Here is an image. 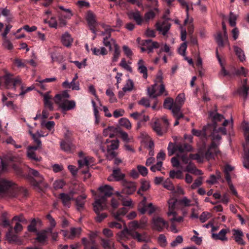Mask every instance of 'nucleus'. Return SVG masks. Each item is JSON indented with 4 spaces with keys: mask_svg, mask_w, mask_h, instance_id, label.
Here are the masks:
<instances>
[{
    "mask_svg": "<svg viewBox=\"0 0 249 249\" xmlns=\"http://www.w3.org/2000/svg\"><path fill=\"white\" fill-rule=\"evenodd\" d=\"M28 195V191L25 188L17 187L12 182L3 178L0 179V197L8 196L23 200Z\"/></svg>",
    "mask_w": 249,
    "mask_h": 249,
    "instance_id": "f257e3e1",
    "label": "nucleus"
},
{
    "mask_svg": "<svg viewBox=\"0 0 249 249\" xmlns=\"http://www.w3.org/2000/svg\"><path fill=\"white\" fill-rule=\"evenodd\" d=\"M221 68L220 74L224 76H228L232 78L234 76H246L248 71L243 67H236L232 64L227 66V70L225 68L224 64L226 63H220Z\"/></svg>",
    "mask_w": 249,
    "mask_h": 249,
    "instance_id": "f03ea898",
    "label": "nucleus"
},
{
    "mask_svg": "<svg viewBox=\"0 0 249 249\" xmlns=\"http://www.w3.org/2000/svg\"><path fill=\"white\" fill-rule=\"evenodd\" d=\"M219 152L217 144L213 142L206 151L201 152L202 156L198 154H191L190 158L192 160H196L198 162H201L203 161L204 158L208 160L214 159Z\"/></svg>",
    "mask_w": 249,
    "mask_h": 249,
    "instance_id": "7ed1b4c3",
    "label": "nucleus"
},
{
    "mask_svg": "<svg viewBox=\"0 0 249 249\" xmlns=\"http://www.w3.org/2000/svg\"><path fill=\"white\" fill-rule=\"evenodd\" d=\"M209 116L213 119L214 125L213 131L211 134L212 137L213 141H218L221 139L220 136L218 133V132L224 135L226 134L227 133L226 129L224 127H219L217 130L216 129V124L223 120L224 117L222 115L218 113L216 111H210Z\"/></svg>",
    "mask_w": 249,
    "mask_h": 249,
    "instance_id": "20e7f679",
    "label": "nucleus"
},
{
    "mask_svg": "<svg viewBox=\"0 0 249 249\" xmlns=\"http://www.w3.org/2000/svg\"><path fill=\"white\" fill-rule=\"evenodd\" d=\"M2 84L6 89H16L17 86L21 85V81L19 77H14L12 74L5 72L0 77V86Z\"/></svg>",
    "mask_w": 249,
    "mask_h": 249,
    "instance_id": "39448f33",
    "label": "nucleus"
},
{
    "mask_svg": "<svg viewBox=\"0 0 249 249\" xmlns=\"http://www.w3.org/2000/svg\"><path fill=\"white\" fill-rule=\"evenodd\" d=\"M246 139V143L243 145L244 156L243 158L244 166L249 169V124L246 122H244L242 124Z\"/></svg>",
    "mask_w": 249,
    "mask_h": 249,
    "instance_id": "423d86ee",
    "label": "nucleus"
},
{
    "mask_svg": "<svg viewBox=\"0 0 249 249\" xmlns=\"http://www.w3.org/2000/svg\"><path fill=\"white\" fill-rule=\"evenodd\" d=\"M162 74L160 71H159L155 80L157 83H160L159 86V92L158 93L156 92V87L157 86V84H155L152 88H148L147 89L148 95L151 98H155L164 93H165L164 95L165 96L168 94L167 92L165 90L164 85L162 82Z\"/></svg>",
    "mask_w": 249,
    "mask_h": 249,
    "instance_id": "0eeeda50",
    "label": "nucleus"
},
{
    "mask_svg": "<svg viewBox=\"0 0 249 249\" xmlns=\"http://www.w3.org/2000/svg\"><path fill=\"white\" fill-rule=\"evenodd\" d=\"M168 155L169 156L173 155L175 152L179 155L185 154V152L190 151L192 149L191 146L186 143H178L175 144L170 142L168 146Z\"/></svg>",
    "mask_w": 249,
    "mask_h": 249,
    "instance_id": "6e6552de",
    "label": "nucleus"
},
{
    "mask_svg": "<svg viewBox=\"0 0 249 249\" xmlns=\"http://www.w3.org/2000/svg\"><path fill=\"white\" fill-rule=\"evenodd\" d=\"M28 174L30 176H32L31 178L32 184L38 191H40L42 190L41 188V186L45 187H47V185L43 182V177L37 170L29 168Z\"/></svg>",
    "mask_w": 249,
    "mask_h": 249,
    "instance_id": "1a4fd4ad",
    "label": "nucleus"
},
{
    "mask_svg": "<svg viewBox=\"0 0 249 249\" xmlns=\"http://www.w3.org/2000/svg\"><path fill=\"white\" fill-rule=\"evenodd\" d=\"M128 212V210L124 208H122L116 212H112V213L114 218L118 221H113L109 223L110 228L121 229L122 228V223L126 226L125 224L122 220L121 217L124 216Z\"/></svg>",
    "mask_w": 249,
    "mask_h": 249,
    "instance_id": "9d476101",
    "label": "nucleus"
},
{
    "mask_svg": "<svg viewBox=\"0 0 249 249\" xmlns=\"http://www.w3.org/2000/svg\"><path fill=\"white\" fill-rule=\"evenodd\" d=\"M137 40L142 52H147L149 53L153 52L154 49H157L160 47L159 42L152 41L150 39L141 40L139 37Z\"/></svg>",
    "mask_w": 249,
    "mask_h": 249,
    "instance_id": "9b49d317",
    "label": "nucleus"
},
{
    "mask_svg": "<svg viewBox=\"0 0 249 249\" xmlns=\"http://www.w3.org/2000/svg\"><path fill=\"white\" fill-rule=\"evenodd\" d=\"M104 199L95 200L93 203L94 211L97 214L95 220L98 222H102L107 217V214L105 213H100V212L105 210L107 208V205L104 203Z\"/></svg>",
    "mask_w": 249,
    "mask_h": 249,
    "instance_id": "f8f14e48",
    "label": "nucleus"
},
{
    "mask_svg": "<svg viewBox=\"0 0 249 249\" xmlns=\"http://www.w3.org/2000/svg\"><path fill=\"white\" fill-rule=\"evenodd\" d=\"M3 227H8V231L6 233V238L8 242L11 243H18L21 244V241L18 236L13 233V227L10 224L9 221L4 220L2 221Z\"/></svg>",
    "mask_w": 249,
    "mask_h": 249,
    "instance_id": "ddd939ff",
    "label": "nucleus"
},
{
    "mask_svg": "<svg viewBox=\"0 0 249 249\" xmlns=\"http://www.w3.org/2000/svg\"><path fill=\"white\" fill-rule=\"evenodd\" d=\"M161 119L163 121V125L159 121H156L152 126L153 130L159 136H162L166 132L169 124L166 116H164L162 117Z\"/></svg>",
    "mask_w": 249,
    "mask_h": 249,
    "instance_id": "4468645a",
    "label": "nucleus"
},
{
    "mask_svg": "<svg viewBox=\"0 0 249 249\" xmlns=\"http://www.w3.org/2000/svg\"><path fill=\"white\" fill-rule=\"evenodd\" d=\"M169 226L167 221L164 220L162 217L159 216H155L151 221V227L156 231L161 232L165 228Z\"/></svg>",
    "mask_w": 249,
    "mask_h": 249,
    "instance_id": "2eb2a0df",
    "label": "nucleus"
},
{
    "mask_svg": "<svg viewBox=\"0 0 249 249\" xmlns=\"http://www.w3.org/2000/svg\"><path fill=\"white\" fill-rule=\"evenodd\" d=\"M113 188L108 185H103L99 188V195L95 200L104 199V202L105 205H107V198L110 196L113 193Z\"/></svg>",
    "mask_w": 249,
    "mask_h": 249,
    "instance_id": "dca6fc26",
    "label": "nucleus"
},
{
    "mask_svg": "<svg viewBox=\"0 0 249 249\" xmlns=\"http://www.w3.org/2000/svg\"><path fill=\"white\" fill-rule=\"evenodd\" d=\"M184 101V94L183 93L179 94L174 101L175 104L173 109V115H176L178 116V117H183V115L180 111V109Z\"/></svg>",
    "mask_w": 249,
    "mask_h": 249,
    "instance_id": "f3484780",
    "label": "nucleus"
},
{
    "mask_svg": "<svg viewBox=\"0 0 249 249\" xmlns=\"http://www.w3.org/2000/svg\"><path fill=\"white\" fill-rule=\"evenodd\" d=\"M59 96L54 97V101L61 108L63 111L71 110L75 108L76 104L73 100H63L60 102L58 100Z\"/></svg>",
    "mask_w": 249,
    "mask_h": 249,
    "instance_id": "a211bd4d",
    "label": "nucleus"
},
{
    "mask_svg": "<svg viewBox=\"0 0 249 249\" xmlns=\"http://www.w3.org/2000/svg\"><path fill=\"white\" fill-rule=\"evenodd\" d=\"M222 28L224 31L223 34L222 35L221 33L218 32L215 36L216 42L219 47H222L224 44L227 43L229 44L226 25L223 22L222 23Z\"/></svg>",
    "mask_w": 249,
    "mask_h": 249,
    "instance_id": "6ab92c4d",
    "label": "nucleus"
},
{
    "mask_svg": "<svg viewBox=\"0 0 249 249\" xmlns=\"http://www.w3.org/2000/svg\"><path fill=\"white\" fill-rule=\"evenodd\" d=\"M79 159L78 160V166L79 168L86 167L88 168L89 166H91L94 162L93 158L91 157L84 156L82 152H80L78 154Z\"/></svg>",
    "mask_w": 249,
    "mask_h": 249,
    "instance_id": "aec40b11",
    "label": "nucleus"
},
{
    "mask_svg": "<svg viewBox=\"0 0 249 249\" xmlns=\"http://www.w3.org/2000/svg\"><path fill=\"white\" fill-rule=\"evenodd\" d=\"M123 188L122 189V193L126 195H132L136 190V185L134 182L127 181V180H123L122 182Z\"/></svg>",
    "mask_w": 249,
    "mask_h": 249,
    "instance_id": "412c9836",
    "label": "nucleus"
},
{
    "mask_svg": "<svg viewBox=\"0 0 249 249\" xmlns=\"http://www.w3.org/2000/svg\"><path fill=\"white\" fill-rule=\"evenodd\" d=\"M106 32H103L102 34L103 35H105V34H107L108 36H106V37L104 38L103 40V43L104 45L108 47L110 50L111 49L112 46L113 45L114 47H115V44H117L115 41L114 40L110 38V32L112 31V30L108 26H106L105 27Z\"/></svg>",
    "mask_w": 249,
    "mask_h": 249,
    "instance_id": "4be33fe9",
    "label": "nucleus"
},
{
    "mask_svg": "<svg viewBox=\"0 0 249 249\" xmlns=\"http://www.w3.org/2000/svg\"><path fill=\"white\" fill-rule=\"evenodd\" d=\"M36 240L41 244H44L48 240L49 232H52L51 229H46L39 231H37Z\"/></svg>",
    "mask_w": 249,
    "mask_h": 249,
    "instance_id": "5701e85b",
    "label": "nucleus"
},
{
    "mask_svg": "<svg viewBox=\"0 0 249 249\" xmlns=\"http://www.w3.org/2000/svg\"><path fill=\"white\" fill-rule=\"evenodd\" d=\"M140 235L141 234L137 231H131V230H129L126 226L124 228L123 230L118 232L117 234L118 236L121 239L126 237L128 235H131L133 238L137 240L138 238L140 237Z\"/></svg>",
    "mask_w": 249,
    "mask_h": 249,
    "instance_id": "b1692460",
    "label": "nucleus"
},
{
    "mask_svg": "<svg viewBox=\"0 0 249 249\" xmlns=\"http://www.w3.org/2000/svg\"><path fill=\"white\" fill-rule=\"evenodd\" d=\"M86 19L90 29L93 33H96L95 27L97 23L96 20L95 16L92 12L89 11L86 16Z\"/></svg>",
    "mask_w": 249,
    "mask_h": 249,
    "instance_id": "393cba45",
    "label": "nucleus"
},
{
    "mask_svg": "<svg viewBox=\"0 0 249 249\" xmlns=\"http://www.w3.org/2000/svg\"><path fill=\"white\" fill-rule=\"evenodd\" d=\"M50 91L46 93H40V95L43 98V103L45 108H47L49 110H53V103L52 102V96L50 95Z\"/></svg>",
    "mask_w": 249,
    "mask_h": 249,
    "instance_id": "a878e982",
    "label": "nucleus"
},
{
    "mask_svg": "<svg viewBox=\"0 0 249 249\" xmlns=\"http://www.w3.org/2000/svg\"><path fill=\"white\" fill-rule=\"evenodd\" d=\"M124 177L125 175L121 172L119 168H117L113 170L112 175L108 177L107 179L110 181L122 180L123 182V180H125Z\"/></svg>",
    "mask_w": 249,
    "mask_h": 249,
    "instance_id": "bb28decb",
    "label": "nucleus"
},
{
    "mask_svg": "<svg viewBox=\"0 0 249 249\" xmlns=\"http://www.w3.org/2000/svg\"><path fill=\"white\" fill-rule=\"evenodd\" d=\"M229 229H223L220 231L218 233H212V238L215 240H220L221 241H226L228 240V237L226 236L227 233L229 232Z\"/></svg>",
    "mask_w": 249,
    "mask_h": 249,
    "instance_id": "cd10ccee",
    "label": "nucleus"
},
{
    "mask_svg": "<svg viewBox=\"0 0 249 249\" xmlns=\"http://www.w3.org/2000/svg\"><path fill=\"white\" fill-rule=\"evenodd\" d=\"M157 29L165 36L170 28V24L167 20L158 22L156 24Z\"/></svg>",
    "mask_w": 249,
    "mask_h": 249,
    "instance_id": "c85d7f7f",
    "label": "nucleus"
},
{
    "mask_svg": "<svg viewBox=\"0 0 249 249\" xmlns=\"http://www.w3.org/2000/svg\"><path fill=\"white\" fill-rule=\"evenodd\" d=\"M249 90V85L247 83V80L245 79L242 82V85L238 90L239 95L245 100L248 97Z\"/></svg>",
    "mask_w": 249,
    "mask_h": 249,
    "instance_id": "c756f323",
    "label": "nucleus"
},
{
    "mask_svg": "<svg viewBox=\"0 0 249 249\" xmlns=\"http://www.w3.org/2000/svg\"><path fill=\"white\" fill-rule=\"evenodd\" d=\"M73 39L70 33L66 32L63 34L61 37L62 44L66 47H70L73 42Z\"/></svg>",
    "mask_w": 249,
    "mask_h": 249,
    "instance_id": "7c9ffc66",
    "label": "nucleus"
},
{
    "mask_svg": "<svg viewBox=\"0 0 249 249\" xmlns=\"http://www.w3.org/2000/svg\"><path fill=\"white\" fill-rule=\"evenodd\" d=\"M130 19H133L136 21L138 25H141L143 21V18L140 14V12L137 11L135 12H130L127 14Z\"/></svg>",
    "mask_w": 249,
    "mask_h": 249,
    "instance_id": "2f4dec72",
    "label": "nucleus"
},
{
    "mask_svg": "<svg viewBox=\"0 0 249 249\" xmlns=\"http://www.w3.org/2000/svg\"><path fill=\"white\" fill-rule=\"evenodd\" d=\"M59 198L61 200L64 206L69 208L71 206V201L72 199V195L61 193L59 195Z\"/></svg>",
    "mask_w": 249,
    "mask_h": 249,
    "instance_id": "473e14b6",
    "label": "nucleus"
},
{
    "mask_svg": "<svg viewBox=\"0 0 249 249\" xmlns=\"http://www.w3.org/2000/svg\"><path fill=\"white\" fill-rule=\"evenodd\" d=\"M210 127H211V126L208 125V126H204L201 130L193 129L192 130V134L197 137L205 138L208 135L207 131Z\"/></svg>",
    "mask_w": 249,
    "mask_h": 249,
    "instance_id": "72a5a7b5",
    "label": "nucleus"
},
{
    "mask_svg": "<svg viewBox=\"0 0 249 249\" xmlns=\"http://www.w3.org/2000/svg\"><path fill=\"white\" fill-rule=\"evenodd\" d=\"M60 145L61 149L66 152L70 153L74 149V146L69 141L63 140L60 142Z\"/></svg>",
    "mask_w": 249,
    "mask_h": 249,
    "instance_id": "f704fd0d",
    "label": "nucleus"
},
{
    "mask_svg": "<svg viewBox=\"0 0 249 249\" xmlns=\"http://www.w3.org/2000/svg\"><path fill=\"white\" fill-rule=\"evenodd\" d=\"M62 86L64 88L71 89L72 90H79L80 89L79 82H76L75 81H72L70 83L68 80H66L62 83Z\"/></svg>",
    "mask_w": 249,
    "mask_h": 249,
    "instance_id": "c9c22d12",
    "label": "nucleus"
},
{
    "mask_svg": "<svg viewBox=\"0 0 249 249\" xmlns=\"http://www.w3.org/2000/svg\"><path fill=\"white\" fill-rule=\"evenodd\" d=\"M86 198V196L84 194H83L76 198L75 200L76 206L78 211H81L84 209Z\"/></svg>",
    "mask_w": 249,
    "mask_h": 249,
    "instance_id": "e433bc0d",
    "label": "nucleus"
},
{
    "mask_svg": "<svg viewBox=\"0 0 249 249\" xmlns=\"http://www.w3.org/2000/svg\"><path fill=\"white\" fill-rule=\"evenodd\" d=\"M233 235L234 236L235 241L239 244L244 245L245 244V241L242 239L243 233L242 231L239 230H233Z\"/></svg>",
    "mask_w": 249,
    "mask_h": 249,
    "instance_id": "4c0bfd02",
    "label": "nucleus"
},
{
    "mask_svg": "<svg viewBox=\"0 0 249 249\" xmlns=\"http://www.w3.org/2000/svg\"><path fill=\"white\" fill-rule=\"evenodd\" d=\"M193 21V18H189V15L187 16L186 18L184 20V25L187 27L188 33L189 36L192 35L194 32V25Z\"/></svg>",
    "mask_w": 249,
    "mask_h": 249,
    "instance_id": "58836bf2",
    "label": "nucleus"
},
{
    "mask_svg": "<svg viewBox=\"0 0 249 249\" xmlns=\"http://www.w3.org/2000/svg\"><path fill=\"white\" fill-rule=\"evenodd\" d=\"M118 129L114 126H108L104 130L103 135L105 137L109 136L110 138H113L115 134L117 133Z\"/></svg>",
    "mask_w": 249,
    "mask_h": 249,
    "instance_id": "ea45409f",
    "label": "nucleus"
},
{
    "mask_svg": "<svg viewBox=\"0 0 249 249\" xmlns=\"http://www.w3.org/2000/svg\"><path fill=\"white\" fill-rule=\"evenodd\" d=\"M130 116L133 118L135 120H139L141 121L147 122L149 120V117L148 116L145 115L144 114V112H136L131 114Z\"/></svg>",
    "mask_w": 249,
    "mask_h": 249,
    "instance_id": "a19ab883",
    "label": "nucleus"
},
{
    "mask_svg": "<svg viewBox=\"0 0 249 249\" xmlns=\"http://www.w3.org/2000/svg\"><path fill=\"white\" fill-rule=\"evenodd\" d=\"M177 202V199L175 198H172L168 200V212L167 215L170 217L173 213L175 212V208Z\"/></svg>",
    "mask_w": 249,
    "mask_h": 249,
    "instance_id": "79ce46f5",
    "label": "nucleus"
},
{
    "mask_svg": "<svg viewBox=\"0 0 249 249\" xmlns=\"http://www.w3.org/2000/svg\"><path fill=\"white\" fill-rule=\"evenodd\" d=\"M102 246L104 249H116L113 241L111 239L102 238Z\"/></svg>",
    "mask_w": 249,
    "mask_h": 249,
    "instance_id": "37998d69",
    "label": "nucleus"
},
{
    "mask_svg": "<svg viewBox=\"0 0 249 249\" xmlns=\"http://www.w3.org/2000/svg\"><path fill=\"white\" fill-rule=\"evenodd\" d=\"M187 49V42H183L181 43L179 48L178 49V53L184 57V59L185 60H187L188 62H193L192 59H188L185 56V52Z\"/></svg>",
    "mask_w": 249,
    "mask_h": 249,
    "instance_id": "c03bdc74",
    "label": "nucleus"
},
{
    "mask_svg": "<svg viewBox=\"0 0 249 249\" xmlns=\"http://www.w3.org/2000/svg\"><path fill=\"white\" fill-rule=\"evenodd\" d=\"M150 187V185L148 181L142 180L141 181V186L138 191L137 193L141 196H142L143 195L141 193V192L146 191L149 189Z\"/></svg>",
    "mask_w": 249,
    "mask_h": 249,
    "instance_id": "a18cd8bd",
    "label": "nucleus"
},
{
    "mask_svg": "<svg viewBox=\"0 0 249 249\" xmlns=\"http://www.w3.org/2000/svg\"><path fill=\"white\" fill-rule=\"evenodd\" d=\"M91 50L93 54L96 55H104L107 54V51L106 49L104 47L101 48H91Z\"/></svg>",
    "mask_w": 249,
    "mask_h": 249,
    "instance_id": "49530a36",
    "label": "nucleus"
},
{
    "mask_svg": "<svg viewBox=\"0 0 249 249\" xmlns=\"http://www.w3.org/2000/svg\"><path fill=\"white\" fill-rule=\"evenodd\" d=\"M175 102L173 99L171 98L166 99L163 103L164 108L171 110L173 114V109L174 108Z\"/></svg>",
    "mask_w": 249,
    "mask_h": 249,
    "instance_id": "de8ad7c7",
    "label": "nucleus"
},
{
    "mask_svg": "<svg viewBox=\"0 0 249 249\" xmlns=\"http://www.w3.org/2000/svg\"><path fill=\"white\" fill-rule=\"evenodd\" d=\"M106 142L110 144L107 145V149L114 150L117 149L119 146V141L118 140L110 141L108 139L106 140Z\"/></svg>",
    "mask_w": 249,
    "mask_h": 249,
    "instance_id": "09e8293b",
    "label": "nucleus"
},
{
    "mask_svg": "<svg viewBox=\"0 0 249 249\" xmlns=\"http://www.w3.org/2000/svg\"><path fill=\"white\" fill-rule=\"evenodd\" d=\"M42 126H45L49 131L52 133L54 131L55 123L53 121H42L41 123Z\"/></svg>",
    "mask_w": 249,
    "mask_h": 249,
    "instance_id": "8fccbe9b",
    "label": "nucleus"
},
{
    "mask_svg": "<svg viewBox=\"0 0 249 249\" xmlns=\"http://www.w3.org/2000/svg\"><path fill=\"white\" fill-rule=\"evenodd\" d=\"M81 229L80 228H71L68 236L69 239H72L76 236L80 234Z\"/></svg>",
    "mask_w": 249,
    "mask_h": 249,
    "instance_id": "3c124183",
    "label": "nucleus"
},
{
    "mask_svg": "<svg viewBox=\"0 0 249 249\" xmlns=\"http://www.w3.org/2000/svg\"><path fill=\"white\" fill-rule=\"evenodd\" d=\"M170 177L174 178H177L178 179H182L183 176L182 174V171L180 170H171L170 172Z\"/></svg>",
    "mask_w": 249,
    "mask_h": 249,
    "instance_id": "603ef678",
    "label": "nucleus"
},
{
    "mask_svg": "<svg viewBox=\"0 0 249 249\" xmlns=\"http://www.w3.org/2000/svg\"><path fill=\"white\" fill-rule=\"evenodd\" d=\"M234 50L237 57L241 61H244L246 60L245 55L243 51L237 46L234 47Z\"/></svg>",
    "mask_w": 249,
    "mask_h": 249,
    "instance_id": "864d4df0",
    "label": "nucleus"
},
{
    "mask_svg": "<svg viewBox=\"0 0 249 249\" xmlns=\"http://www.w3.org/2000/svg\"><path fill=\"white\" fill-rule=\"evenodd\" d=\"M27 155L28 158L31 160L35 161H39L41 160V157L37 156L35 152L32 151L31 150H27Z\"/></svg>",
    "mask_w": 249,
    "mask_h": 249,
    "instance_id": "5fc2aeb1",
    "label": "nucleus"
},
{
    "mask_svg": "<svg viewBox=\"0 0 249 249\" xmlns=\"http://www.w3.org/2000/svg\"><path fill=\"white\" fill-rule=\"evenodd\" d=\"M170 220L172 223H180L183 220V217L182 216H178L177 213L175 212L172 214L171 216L169 217Z\"/></svg>",
    "mask_w": 249,
    "mask_h": 249,
    "instance_id": "6e6d98bb",
    "label": "nucleus"
},
{
    "mask_svg": "<svg viewBox=\"0 0 249 249\" xmlns=\"http://www.w3.org/2000/svg\"><path fill=\"white\" fill-rule=\"evenodd\" d=\"M197 71L199 75L202 76L204 74V70L202 67V63H190Z\"/></svg>",
    "mask_w": 249,
    "mask_h": 249,
    "instance_id": "4d7b16f0",
    "label": "nucleus"
},
{
    "mask_svg": "<svg viewBox=\"0 0 249 249\" xmlns=\"http://www.w3.org/2000/svg\"><path fill=\"white\" fill-rule=\"evenodd\" d=\"M119 124L120 125L124 126L127 129L131 128L132 125L129 120L125 118H122L119 120Z\"/></svg>",
    "mask_w": 249,
    "mask_h": 249,
    "instance_id": "13d9d810",
    "label": "nucleus"
},
{
    "mask_svg": "<svg viewBox=\"0 0 249 249\" xmlns=\"http://www.w3.org/2000/svg\"><path fill=\"white\" fill-rule=\"evenodd\" d=\"M37 222L36 218H33L31 221V223L27 227L28 231L29 232H37L36 229Z\"/></svg>",
    "mask_w": 249,
    "mask_h": 249,
    "instance_id": "bf43d9fd",
    "label": "nucleus"
},
{
    "mask_svg": "<svg viewBox=\"0 0 249 249\" xmlns=\"http://www.w3.org/2000/svg\"><path fill=\"white\" fill-rule=\"evenodd\" d=\"M2 45L5 49L11 50L13 49V45L11 41L7 38H3Z\"/></svg>",
    "mask_w": 249,
    "mask_h": 249,
    "instance_id": "052dcab7",
    "label": "nucleus"
},
{
    "mask_svg": "<svg viewBox=\"0 0 249 249\" xmlns=\"http://www.w3.org/2000/svg\"><path fill=\"white\" fill-rule=\"evenodd\" d=\"M117 133H119L121 139L125 142L131 141V138L128 137V134L120 129H118Z\"/></svg>",
    "mask_w": 249,
    "mask_h": 249,
    "instance_id": "680f3d73",
    "label": "nucleus"
},
{
    "mask_svg": "<svg viewBox=\"0 0 249 249\" xmlns=\"http://www.w3.org/2000/svg\"><path fill=\"white\" fill-rule=\"evenodd\" d=\"M134 87V83L133 81L131 79H128L127 80L126 83L123 88V89L124 91H131Z\"/></svg>",
    "mask_w": 249,
    "mask_h": 249,
    "instance_id": "e2e57ef3",
    "label": "nucleus"
},
{
    "mask_svg": "<svg viewBox=\"0 0 249 249\" xmlns=\"http://www.w3.org/2000/svg\"><path fill=\"white\" fill-rule=\"evenodd\" d=\"M2 15L6 18V20L8 22H10L11 21L12 18L10 16V11L6 8H3L1 10V12L0 13V16Z\"/></svg>",
    "mask_w": 249,
    "mask_h": 249,
    "instance_id": "0e129e2a",
    "label": "nucleus"
},
{
    "mask_svg": "<svg viewBox=\"0 0 249 249\" xmlns=\"http://www.w3.org/2000/svg\"><path fill=\"white\" fill-rule=\"evenodd\" d=\"M121 201L123 206L125 207H132L133 206L131 199L123 196Z\"/></svg>",
    "mask_w": 249,
    "mask_h": 249,
    "instance_id": "69168bd1",
    "label": "nucleus"
},
{
    "mask_svg": "<svg viewBox=\"0 0 249 249\" xmlns=\"http://www.w3.org/2000/svg\"><path fill=\"white\" fill-rule=\"evenodd\" d=\"M46 217V218L48 220L50 225V226L47 229H51L52 231L56 226V222L54 219L50 214H47Z\"/></svg>",
    "mask_w": 249,
    "mask_h": 249,
    "instance_id": "338daca9",
    "label": "nucleus"
},
{
    "mask_svg": "<svg viewBox=\"0 0 249 249\" xmlns=\"http://www.w3.org/2000/svg\"><path fill=\"white\" fill-rule=\"evenodd\" d=\"M12 167L16 174L18 176L20 177H23L24 176L22 169L18 165L14 164Z\"/></svg>",
    "mask_w": 249,
    "mask_h": 249,
    "instance_id": "774afa93",
    "label": "nucleus"
}]
</instances>
